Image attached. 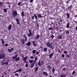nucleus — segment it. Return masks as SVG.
Here are the masks:
<instances>
[{"label":"nucleus","instance_id":"7c9ffc66","mask_svg":"<svg viewBox=\"0 0 77 77\" xmlns=\"http://www.w3.org/2000/svg\"><path fill=\"white\" fill-rule=\"evenodd\" d=\"M20 60V57H19L18 58H16L15 59V61H18V60Z\"/></svg>","mask_w":77,"mask_h":77},{"label":"nucleus","instance_id":"3c124183","mask_svg":"<svg viewBox=\"0 0 77 77\" xmlns=\"http://www.w3.org/2000/svg\"><path fill=\"white\" fill-rule=\"evenodd\" d=\"M62 57H65V55L63 54H62L61 55Z\"/></svg>","mask_w":77,"mask_h":77},{"label":"nucleus","instance_id":"8fccbe9b","mask_svg":"<svg viewBox=\"0 0 77 77\" xmlns=\"http://www.w3.org/2000/svg\"><path fill=\"white\" fill-rule=\"evenodd\" d=\"M25 67L26 68H27V67H28V64L27 63L26 64Z\"/></svg>","mask_w":77,"mask_h":77},{"label":"nucleus","instance_id":"13d9d810","mask_svg":"<svg viewBox=\"0 0 77 77\" xmlns=\"http://www.w3.org/2000/svg\"><path fill=\"white\" fill-rule=\"evenodd\" d=\"M21 2H19L18 3V5H21Z\"/></svg>","mask_w":77,"mask_h":77},{"label":"nucleus","instance_id":"2eb2a0df","mask_svg":"<svg viewBox=\"0 0 77 77\" xmlns=\"http://www.w3.org/2000/svg\"><path fill=\"white\" fill-rule=\"evenodd\" d=\"M24 36L25 38V42H26L27 40V36H26V34L24 35Z\"/></svg>","mask_w":77,"mask_h":77},{"label":"nucleus","instance_id":"a19ab883","mask_svg":"<svg viewBox=\"0 0 77 77\" xmlns=\"http://www.w3.org/2000/svg\"><path fill=\"white\" fill-rule=\"evenodd\" d=\"M75 71H74L72 73V75H74V74H75Z\"/></svg>","mask_w":77,"mask_h":77},{"label":"nucleus","instance_id":"e2e57ef3","mask_svg":"<svg viewBox=\"0 0 77 77\" xmlns=\"http://www.w3.org/2000/svg\"><path fill=\"white\" fill-rule=\"evenodd\" d=\"M7 4H8V5H11V3L10 2H8Z\"/></svg>","mask_w":77,"mask_h":77},{"label":"nucleus","instance_id":"69168bd1","mask_svg":"<svg viewBox=\"0 0 77 77\" xmlns=\"http://www.w3.org/2000/svg\"><path fill=\"white\" fill-rule=\"evenodd\" d=\"M11 50H12V51H14V48H11Z\"/></svg>","mask_w":77,"mask_h":77},{"label":"nucleus","instance_id":"f704fd0d","mask_svg":"<svg viewBox=\"0 0 77 77\" xmlns=\"http://www.w3.org/2000/svg\"><path fill=\"white\" fill-rule=\"evenodd\" d=\"M66 75L63 74L60 75V77H66Z\"/></svg>","mask_w":77,"mask_h":77},{"label":"nucleus","instance_id":"cd10ccee","mask_svg":"<svg viewBox=\"0 0 77 77\" xmlns=\"http://www.w3.org/2000/svg\"><path fill=\"white\" fill-rule=\"evenodd\" d=\"M35 72H36V71H38V67H36L35 68Z\"/></svg>","mask_w":77,"mask_h":77},{"label":"nucleus","instance_id":"412c9836","mask_svg":"<svg viewBox=\"0 0 77 77\" xmlns=\"http://www.w3.org/2000/svg\"><path fill=\"white\" fill-rule=\"evenodd\" d=\"M8 65V62H5V63H3L2 64V65Z\"/></svg>","mask_w":77,"mask_h":77},{"label":"nucleus","instance_id":"49530a36","mask_svg":"<svg viewBox=\"0 0 77 77\" xmlns=\"http://www.w3.org/2000/svg\"><path fill=\"white\" fill-rule=\"evenodd\" d=\"M18 72V70L17 69L14 72V73H16V72Z\"/></svg>","mask_w":77,"mask_h":77},{"label":"nucleus","instance_id":"58836bf2","mask_svg":"<svg viewBox=\"0 0 77 77\" xmlns=\"http://www.w3.org/2000/svg\"><path fill=\"white\" fill-rule=\"evenodd\" d=\"M17 70H18L19 72H21V71H22V69L20 68L19 69H18Z\"/></svg>","mask_w":77,"mask_h":77},{"label":"nucleus","instance_id":"ddd939ff","mask_svg":"<svg viewBox=\"0 0 77 77\" xmlns=\"http://www.w3.org/2000/svg\"><path fill=\"white\" fill-rule=\"evenodd\" d=\"M38 60V57H37V56H36L35 57V60L34 61H33V62L35 63L36 61Z\"/></svg>","mask_w":77,"mask_h":77},{"label":"nucleus","instance_id":"bb28decb","mask_svg":"<svg viewBox=\"0 0 77 77\" xmlns=\"http://www.w3.org/2000/svg\"><path fill=\"white\" fill-rule=\"evenodd\" d=\"M36 24L37 25V29L38 30L39 29V23H36Z\"/></svg>","mask_w":77,"mask_h":77},{"label":"nucleus","instance_id":"aec40b11","mask_svg":"<svg viewBox=\"0 0 77 77\" xmlns=\"http://www.w3.org/2000/svg\"><path fill=\"white\" fill-rule=\"evenodd\" d=\"M32 44L33 45H34L35 47H36L37 45L36 44H35V41H32Z\"/></svg>","mask_w":77,"mask_h":77},{"label":"nucleus","instance_id":"09e8293b","mask_svg":"<svg viewBox=\"0 0 77 77\" xmlns=\"http://www.w3.org/2000/svg\"><path fill=\"white\" fill-rule=\"evenodd\" d=\"M66 32V33H67V34H68V33H69V31H68L66 30L65 32Z\"/></svg>","mask_w":77,"mask_h":77},{"label":"nucleus","instance_id":"ea45409f","mask_svg":"<svg viewBox=\"0 0 77 77\" xmlns=\"http://www.w3.org/2000/svg\"><path fill=\"white\" fill-rule=\"evenodd\" d=\"M36 52V50H33L32 51V53L33 54H35V52Z\"/></svg>","mask_w":77,"mask_h":77},{"label":"nucleus","instance_id":"72a5a7b5","mask_svg":"<svg viewBox=\"0 0 77 77\" xmlns=\"http://www.w3.org/2000/svg\"><path fill=\"white\" fill-rule=\"evenodd\" d=\"M51 27L52 26H53V27H54V23L52 22L51 24H50Z\"/></svg>","mask_w":77,"mask_h":77},{"label":"nucleus","instance_id":"20e7f679","mask_svg":"<svg viewBox=\"0 0 77 77\" xmlns=\"http://www.w3.org/2000/svg\"><path fill=\"white\" fill-rule=\"evenodd\" d=\"M6 55L2 54H0V60L2 59H5Z\"/></svg>","mask_w":77,"mask_h":77},{"label":"nucleus","instance_id":"c9c22d12","mask_svg":"<svg viewBox=\"0 0 77 77\" xmlns=\"http://www.w3.org/2000/svg\"><path fill=\"white\" fill-rule=\"evenodd\" d=\"M2 41V45H4V44H5V42L3 39L1 40Z\"/></svg>","mask_w":77,"mask_h":77},{"label":"nucleus","instance_id":"39448f33","mask_svg":"<svg viewBox=\"0 0 77 77\" xmlns=\"http://www.w3.org/2000/svg\"><path fill=\"white\" fill-rule=\"evenodd\" d=\"M28 31L29 32V34L28 33L27 36L30 38V37L32 36V32H31V31L29 29H28Z\"/></svg>","mask_w":77,"mask_h":77},{"label":"nucleus","instance_id":"7ed1b4c3","mask_svg":"<svg viewBox=\"0 0 77 77\" xmlns=\"http://www.w3.org/2000/svg\"><path fill=\"white\" fill-rule=\"evenodd\" d=\"M44 65V61L43 60H42L41 61H39L38 63V65L41 67V65Z\"/></svg>","mask_w":77,"mask_h":77},{"label":"nucleus","instance_id":"4be33fe9","mask_svg":"<svg viewBox=\"0 0 77 77\" xmlns=\"http://www.w3.org/2000/svg\"><path fill=\"white\" fill-rule=\"evenodd\" d=\"M43 51L44 52H46L47 51V48L46 47H45L43 49Z\"/></svg>","mask_w":77,"mask_h":77},{"label":"nucleus","instance_id":"603ef678","mask_svg":"<svg viewBox=\"0 0 77 77\" xmlns=\"http://www.w3.org/2000/svg\"><path fill=\"white\" fill-rule=\"evenodd\" d=\"M59 20L60 22V23H62V19H60Z\"/></svg>","mask_w":77,"mask_h":77},{"label":"nucleus","instance_id":"774afa93","mask_svg":"<svg viewBox=\"0 0 77 77\" xmlns=\"http://www.w3.org/2000/svg\"><path fill=\"white\" fill-rule=\"evenodd\" d=\"M75 18L77 17V15H75Z\"/></svg>","mask_w":77,"mask_h":77},{"label":"nucleus","instance_id":"680f3d73","mask_svg":"<svg viewBox=\"0 0 77 77\" xmlns=\"http://www.w3.org/2000/svg\"><path fill=\"white\" fill-rule=\"evenodd\" d=\"M67 58H69V54H68L67 55Z\"/></svg>","mask_w":77,"mask_h":77},{"label":"nucleus","instance_id":"f8f14e48","mask_svg":"<svg viewBox=\"0 0 77 77\" xmlns=\"http://www.w3.org/2000/svg\"><path fill=\"white\" fill-rule=\"evenodd\" d=\"M66 17H67V19H68V18H69V16H70V14L69 13H66Z\"/></svg>","mask_w":77,"mask_h":77},{"label":"nucleus","instance_id":"c85d7f7f","mask_svg":"<svg viewBox=\"0 0 77 77\" xmlns=\"http://www.w3.org/2000/svg\"><path fill=\"white\" fill-rule=\"evenodd\" d=\"M34 17L35 18V20H38V16H37V15L36 14H34Z\"/></svg>","mask_w":77,"mask_h":77},{"label":"nucleus","instance_id":"9b49d317","mask_svg":"<svg viewBox=\"0 0 77 77\" xmlns=\"http://www.w3.org/2000/svg\"><path fill=\"white\" fill-rule=\"evenodd\" d=\"M17 56H18L17 54H16V55L13 57L12 58V59H16V58L17 57Z\"/></svg>","mask_w":77,"mask_h":77},{"label":"nucleus","instance_id":"423d86ee","mask_svg":"<svg viewBox=\"0 0 77 77\" xmlns=\"http://www.w3.org/2000/svg\"><path fill=\"white\" fill-rule=\"evenodd\" d=\"M27 56H26L25 57H24L23 59V60L24 61V63H27L26 62V61L27 60Z\"/></svg>","mask_w":77,"mask_h":77},{"label":"nucleus","instance_id":"338daca9","mask_svg":"<svg viewBox=\"0 0 77 77\" xmlns=\"http://www.w3.org/2000/svg\"><path fill=\"white\" fill-rule=\"evenodd\" d=\"M66 70V69L65 68H64L63 69V70Z\"/></svg>","mask_w":77,"mask_h":77},{"label":"nucleus","instance_id":"6ab92c4d","mask_svg":"<svg viewBox=\"0 0 77 77\" xmlns=\"http://www.w3.org/2000/svg\"><path fill=\"white\" fill-rule=\"evenodd\" d=\"M16 21L17 22V23L19 25H20V22H19V20L17 18L16 19Z\"/></svg>","mask_w":77,"mask_h":77},{"label":"nucleus","instance_id":"052dcab7","mask_svg":"<svg viewBox=\"0 0 77 77\" xmlns=\"http://www.w3.org/2000/svg\"><path fill=\"white\" fill-rule=\"evenodd\" d=\"M58 23L59 24V25H61V24L60 23V22H58Z\"/></svg>","mask_w":77,"mask_h":77},{"label":"nucleus","instance_id":"de8ad7c7","mask_svg":"<svg viewBox=\"0 0 77 77\" xmlns=\"http://www.w3.org/2000/svg\"><path fill=\"white\" fill-rule=\"evenodd\" d=\"M8 51H9V52H12V51L11 50L9 49H8Z\"/></svg>","mask_w":77,"mask_h":77},{"label":"nucleus","instance_id":"b1692460","mask_svg":"<svg viewBox=\"0 0 77 77\" xmlns=\"http://www.w3.org/2000/svg\"><path fill=\"white\" fill-rule=\"evenodd\" d=\"M47 68H48L49 70H50V69H51V66H50L48 65L47 66Z\"/></svg>","mask_w":77,"mask_h":77},{"label":"nucleus","instance_id":"9d476101","mask_svg":"<svg viewBox=\"0 0 77 77\" xmlns=\"http://www.w3.org/2000/svg\"><path fill=\"white\" fill-rule=\"evenodd\" d=\"M42 72L43 74H45V75L46 77H47V76H48V73H47V72L44 71H43Z\"/></svg>","mask_w":77,"mask_h":77},{"label":"nucleus","instance_id":"c03bdc74","mask_svg":"<svg viewBox=\"0 0 77 77\" xmlns=\"http://www.w3.org/2000/svg\"><path fill=\"white\" fill-rule=\"evenodd\" d=\"M33 16H32V20H35V17Z\"/></svg>","mask_w":77,"mask_h":77},{"label":"nucleus","instance_id":"4c0bfd02","mask_svg":"<svg viewBox=\"0 0 77 77\" xmlns=\"http://www.w3.org/2000/svg\"><path fill=\"white\" fill-rule=\"evenodd\" d=\"M30 58H31V59H33L35 58V57L32 56H30Z\"/></svg>","mask_w":77,"mask_h":77},{"label":"nucleus","instance_id":"dca6fc26","mask_svg":"<svg viewBox=\"0 0 77 77\" xmlns=\"http://www.w3.org/2000/svg\"><path fill=\"white\" fill-rule=\"evenodd\" d=\"M11 28H12V24L8 26V30H10L11 29Z\"/></svg>","mask_w":77,"mask_h":77},{"label":"nucleus","instance_id":"a878e982","mask_svg":"<svg viewBox=\"0 0 77 77\" xmlns=\"http://www.w3.org/2000/svg\"><path fill=\"white\" fill-rule=\"evenodd\" d=\"M31 44V43L30 42H28V43H26V45L27 46H29V45H30Z\"/></svg>","mask_w":77,"mask_h":77},{"label":"nucleus","instance_id":"1a4fd4ad","mask_svg":"<svg viewBox=\"0 0 77 77\" xmlns=\"http://www.w3.org/2000/svg\"><path fill=\"white\" fill-rule=\"evenodd\" d=\"M37 17H38V18H42V14H36Z\"/></svg>","mask_w":77,"mask_h":77},{"label":"nucleus","instance_id":"f03ea898","mask_svg":"<svg viewBox=\"0 0 77 77\" xmlns=\"http://www.w3.org/2000/svg\"><path fill=\"white\" fill-rule=\"evenodd\" d=\"M46 45L48 47H49V48H51L52 50H54V47L52 46V45H51L50 43L48 42L46 44Z\"/></svg>","mask_w":77,"mask_h":77},{"label":"nucleus","instance_id":"f257e3e1","mask_svg":"<svg viewBox=\"0 0 77 77\" xmlns=\"http://www.w3.org/2000/svg\"><path fill=\"white\" fill-rule=\"evenodd\" d=\"M12 16L13 18H14V17H17V15H19L18 13H17V11H12Z\"/></svg>","mask_w":77,"mask_h":77},{"label":"nucleus","instance_id":"0e129e2a","mask_svg":"<svg viewBox=\"0 0 77 77\" xmlns=\"http://www.w3.org/2000/svg\"><path fill=\"white\" fill-rule=\"evenodd\" d=\"M36 54H39V52H36Z\"/></svg>","mask_w":77,"mask_h":77},{"label":"nucleus","instance_id":"4468645a","mask_svg":"<svg viewBox=\"0 0 77 77\" xmlns=\"http://www.w3.org/2000/svg\"><path fill=\"white\" fill-rule=\"evenodd\" d=\"M35 64V63L33 62V63H32L31 64L30 67L31 68H33Z\"/></svg>","mask_w":77,"mask_h":77},{"label":"nucleus","instance_id":"bf43d9fd","mask_svg":"<svg viewBox=\"0 0 77 77\" xmlns=\"http://www.w3.org/2000/svg\"><path fill=\"white\" fill-rule=\"evenodd\" d=\"M8 44H6L5 45V46H8Z\"/></svg>","mask_w":77,"mask_h":77},{"label":"nucleus","instance_id":"393cba45","mask_svg":"<svg viewBox=\"0 0 77 77\" xmlns=\"http://www.w3.org/2000/svg\"><path fill=\"white\" fill-rule=\"evenodd\" d=\"M68 8L69 10H71V9H72V5H71Z\"/></svg>","mask_w":77,"mask_h":77},{"label":"nucleus","instance_id":"864d4df0","mask_svg":"<svg viewBox=\"0 0 77 77\" xmlns=\"http://www.w3.org/2000/svg\"><path fill=\"white\" fill-rule=\"evenodd\" d=\"M64 53H65V54H67V53H67V52L66 51H64Z\"/></svg>","mask_w":77,"mask_h":77},{"label":"nucleus","instance_id":"e433bc0d","mask_svg":"<svg viewBox=\"0 0 77 77\" xmlns=\"http://www.w3.org/2000/svg\"><path fill=\"white\" fill-rule=\"evenodd\" d=\"M52 71L53 73H54V72L55 71V69H54V67H53Z\"/></svg>","mask_w":77,"mask_h":77},{"label":"nucleus","instance_id":"f3484780","mask_svg":"<svg viewBox=\"0 0 77 77\" xmlns=\"http://www.w3.org/2000/svg\"><path fill=\"white\" fill-rule=\"evenodd\" d=\"M53 54H54V53H52L51 54L49 55V57L50 59H51L52 57V56H53Z\"/></svg>","mask_w":77,"mask_h":77},{"label":"nucleus","instance_id":"5701e85b","mask_svg":"<svg viewBox=\"0 0 77 77\" xmlns=\"http://www.w3.org/2000/svg\"><path fill=\"white\" fill-rule=\"evenodd\" d=\"M35 38L36 39H39V34L37 35L35 37Z\"/></svg>","mask_w":77,"mask_h":77},{"label":"nucleus","instance_id":"6e6d98bb","mask_svg":"<svg viewBox=\"0 0 77 77\" xmlns=\"http://www.w3.org/2000/svg\"><path fill=\"white\" fill-rule=\"evenodd\" d=\"M33 2V0H30V3H32Z\"/></svg>","mask_w":77,"mask_h":77},{"label":"nucleus","instance_id":"a211bd4d","mask_svg":"<svg viewBox=\"0 0 77 77\" xmlns=\"http://www.w3.org/2000/svg\"><path fill=\"white\" fill-rule=\"evenodd\" d=\"M25 16V14L24 13V12L23 11L21 13V16H22V17H24Z\"/></svg>","mask_w":77,"mask_h":77},{"label":"nucleus","instance_id":"4d7b16f0","mask_svg":"<svg viewBox=\"0 0 77 77\" xmlns=\"http://www.w3.org/2000/svg\"><path fill=\"white\" fill-rule=\"evenodd\" d=\"M15 75H17V76H18V75H19L18 73H16L15 74Z\"/></svg>","mask_w":77,"mask_h":77},{"label":"nucleus","instance_id":"2f4dec72","mask_svg":"<svg viewBox=\"0 0 77 77\" xmlns=\"http://www.w3.org/2000/svg\"><path fill=\"white\" fill-rule=\"evenodd\" d=\"M33 60H29V62L30 63H33Z\"/></svg>","mask_w":77,"mask_h":77},{"label":"nucleus","instance_id":"6e6552de","mask_svg":"<svg viewBox=\"0 0 77 77\" xmlns=\"http://www.w3.org/2000/svg\"><path fill=\"white\" fill-rule=\"evenodd\" d=\"M21 42L23 44L25 43V41H24V39L22 38L20 39Z\"/></svg>","mask_w":77,"mask_h":77},{"label":"nucleus","instance_id":"473e14b6","mask_svg":"<svg viewBox=\"0 0 77 77\" xmlns=\"http://www.w3.org/2000/svg\"><path fill=\"white\" fill-rule=\"evenodd\" d=\"M68 4L69 3V2H70V0H67L65 1Z\"/></svg>","mask_w":77,"mask_h":77},{"label":"nucleus","instance_id":"79ce46f5","mask_svg":"<svg viewBox=\"0 0 77 77\" xmlns=\"http://www.w3.org/2000/svg\"><path fill=\"white\" fill-rule=\"evenodd\" d=\"M0 6H3V3L2 2H0Z\"/></svg>","mask_w":77,"mask_h":77},{"label":"nucleus","instance_id":"5fc2aeb1","mask_svg":"<svg viewBox=\"0 0 77 77\" xmlns=\"http://www.w3.org/2000/svg\"><path fill=\"white\" fill-rule=\"evenodd\" d=\"M54 35H51V38H54Z\"/></svg>","mask_w":77,"mask_h":77},{"label":"nucleus","instance_id":"37998d69","mask_svg":"<svg viewBox=\"0 0 77 77\" xmlns=\"http://www.w3.org/2000/svg\"><path fill=\"white\" fill-rule=\"evenodd\" d=\"M62 36H59L58 37V39H61L62 38Z\"/></svg>","mask_w":77,"mask_h":77},{"label":"nucleus","instance_id":"0eeeda50","mask_svg":"<svg viewBox=\"0 0 77 77\" xmlns=\"http://www.w3.org/2000/svg\"><path fill=\"white\" fill-rule=\"evenodd\" d=\"M69 23H67L66 27L67 29H69V28H70V27H69V25H70V23H69V22L68 21Z\"/></svg>","mask_w":77,"mask_h":77},{"label":"nucleus","instance_id":"a18cd8bd","mask_svg":"<svg viewBox=\"0 0 77 77\" xmlns=\"http://www.w3.org/2000/svg\"><path fill=\"white\" fill-rule=\"evenodd\" d=\"M48 29L49 30H53V28H49Z\"/></svg>","mask_w":77,"mask_h":77},{"label":"nucleus","instance_id":"c756f323","mask_svg":"<svg viewBox=\"0 0 77 77\" xmlns=\"http://www.w3.org/2000/svg\"><path fill=\"white\" fill-rule=\"evenodd\" d=\"M3 10H4V12H7V11H8V10L6 8H3Z\"/></svg>","mask_w":77,"mask_h":77}]
</instances>
